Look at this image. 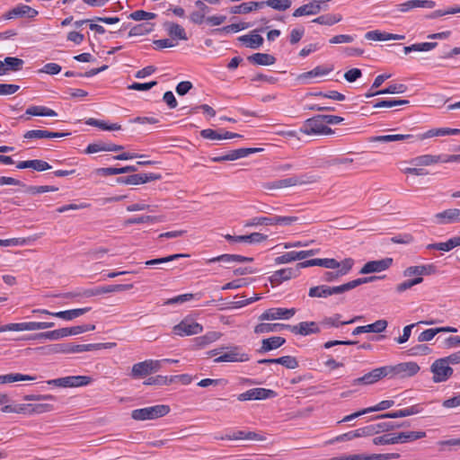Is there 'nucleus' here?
<instances>
[{
    "label": "nucleus",
    "instance_id": "51",
    "mask_svg": "<svg viewBox=\"0 0 460 460\" xmlns=\"http://www.w3.org/2000/svg\"><path fill=\"white\" fill-rule=\"evenodd\" d=\"M164 218L162 217H154V216H141L137 217L128 218L125 221V225H135V224H142V223H155V222H162Z\"/></svg>",
    "mask_w": 460,
    "mask_h": 460
},
{
    "label": "nucleus",
    "instance_id": "18",
    "mask_svg": "<svg viewBox=\"0 0 460 460\" xmlns=\"http://www.w3.org/2000/svg\"><path fill=\"white\" fill-rule=\"evenodd\" d=\"M318 181V177L315 175L310 176H303L298 178L296 176L278 180V184L279 189L290 188L296 185H303L308 183H314Z\"/></svg>",
    "mask_w": 460,
    "mask_h": 460
},
{
    "label": "nucleus",
    "instance_id": "23",
    "mask_svg": "<svg viewBox=\"0 0 460 460\" xmlns=\"http://www.w3.org/2000/svg\"><path fill=\"white\" fill-rule=\"evenodd\" d=\"M53 322H24L14 323V332L38 331L52 328Z\"/></svg>",
    "mask_w": 460,
    "mask_h": 460
},
{
    "label": "nucleus",
    "instance_id": "28",
    "mask_svg": "<svg viewBox=\"0 0 460 460\" xmlns=\"http://www.w3.org/2000/svg\"><path fill=\"white\" fill-rule=\"evenodd\" d=\"M297 269L286 268L275 271L270 278L272 284H280L282 281L297 277Z\"/></svg>",
    "mask_w": 460,
    "mask_h": 460
},
{
    "label": "nucleus",
    "instance_id": "7",
    "mask_svg": "<svg viewBox=\"0 0 460 460\" xmlns=\"http://www.w3.org/2000/svg\"><path fill=\"white\" fill-rule=\"evenodd\" d=\"M162 175L159 173H137L128 176H121L117 178L116 181L119 184L125 185H139L148 181L161 180Z\"/></svg>",
    "mask_w": 460,
    "mask_h": 460
},
{
    "label": "nucleus",
    "instance_id": "37",
    "mask_svg": "<svg viewBox=\"0 0 460 460\" xmlns=\"http://www.w3.org/2000/svg\"><path fill=\"white\" fill-rule=\"evenodd\" d=\"M286 342V340L280 336H274L269 339H264L261 341L260 352H267L281 347Z\"/></svg>",
    "mask_w": 460,
    "mask_h": 460
},
{
    "label": "nucleus",
    "instance_id": "14",
    "mask_svg": "<svg viewBox=\"0 0 460 460\" xmlns=\"http://www.w3.org/2000/svg\"><path fill=\"white\" fill-rule=\"evenodd\" d=\"M296 314L295 308H270L263 312L260 316V321H269L277 319H289Z\"/></svg>",
    "mask_w": 460,
    "mask_h": 460
},
{
    "label": "nucleus",
    "instance_id": "43",
    "mask_svg": "<svg viewBox=\"0 0 460 460\" xmlns=\"http://www.w3.org/2000/svg\"><path fill=\"white\" fill-rule=\"evenodd\" d=\"M36 377L29 375H22L19 373H11L0 376V384L13 383L18 381H33Z\"/></svg>",
    "mask_w": 460,
    "mask_h": 460
},
{
    "label": "nucleus",
    "instance_id": "48",
    "mask_svg": "<svg viewBox=\"0 0 460 460\" xmlns=\"http://www.w3.org/2000/svg\"><path fill=\"white\" fill-rule=\"evenodd\" d=\"M189 256H190L189 254L176 253V254L169 255V256L164 257V258H158V259H153V260L146 261L145 262V264L146 266H156V265H161L164 263H167V262L175 261L179 258L189 257Z\"/></svg>",
    "mask_w": 460,
    "mask_h": 460
},
{
    "label": "nucleus",
    "instance_id": "59",
    "mask_svg": "<svg viewBox=\"0 0 460 460\" xmlns=\"http://www.w3.org/2000/svg\"><path fill=\"white\" fill-rule=\"evenodd\" d=\"M423 281L422 277H417L413 279L405 280L396 286V291L399 293L404 292L405 290L412 288L413 286L420 284Z\"/></svg>",
    "mask_w": 460,
    "mask_h": 460
},
{
    "label": "nucleus",
    "instance_id": "64",
    "mask_svg": "<svg viewBox=\"0 0 460 460\" xmlns=\"http://www.w3.org/2000/svg\"><path fill=\"white\" fill-rule=\"evenodd\" d=\"M438 332V328L428 329L420 332L418 337L420 342L431 341Z\"/></svg>",
    "mask_w": 460,
    "mask_h": 460
},
{
    "label": "nucleus",
    "instance_id": "33",
    "mask_svg": "<svg viewBox=\"0 0 460 460\" xmlns=\"http://www.w3.org/2000/svg\"><path fill=\"white\" fill-rule=\"evenodd\" d=\"M415 138L413 135L411 134H395V135H383V136H376L371 137L368 138V141L371 143L375 142H382V143H388V142H394V141H402V140H410Z\"/></svg>",
    "mask_w": 460,
    "mask_h": 460
},
{
    "label": "nucleus",
    "instance_id": "40",
    "mask_svg": "<svg viewBox=\"0 0 460 460\" xmlns=\"http://www.w3.org/2000/svg\"><path fill=\"white\" fill-rule=\"evenodd\" d=\"M262 7L269 6L276 11L283 12L289 9L292 5V0H266L261 1Z\"/></svg>",
    "mask_w": 460,
    "mask_h": 460
},
{
    "label": "nucleus",
    "instance_id": "30",
    "mask_svg": "<svg viewBox=\"0 0 460 460\" xmlns=\"http://www.w3.org/2000/svg\"><path fill=\"white\" fill-rule=\"evenodd\" d=\"M420 412V408L419 405H412L409 408L399 410L396 411L385 413L378 415L375 417V419H384V418H390V419H395V418H402L407 417L414 414H418Z\"/></svg>",
    "mask_w": 460,
    "mask_h": 460
},
{
    "label": "nucleus",
    "instance_id": "11",
    "mask_svg": "<svg viewBox=\"0 0 460 460\" xmlns=\"http://www.w3.org/2000/svg\"><path fill=\"white\" fill-rule=\"evenodd\" d=\"M343 284L335 287L326 285H320L309 288L308 296L310 297L326 298L332 295H339L344 293Z\"/></svg>",
    "mask_w": 460,
    "mask_h": 460
},
{
    "label": "nucleus",
    "instance_id": "22",
    "mask_svg": "<svg viewBox=\"0 0 460 460\" xmlns=\"http://www.w3.org/2000/svg\"><path fill=\"white\" fill-rule=\"evenodd\" d=\"M436 223L438 225H447L455 222H460V209L449 208L435 215Z\"/></svg>",
    "mask_w": 460,
    "mask_h": 460
},
{
    "label": "nucleus",
    "instance_id": "31",
    "mask_svg": "<svg viewBox=\"0 0 460 460\" xmlns=\"http://www.w3.org/2000/svg\"><path fill=\"white\" fill-rule=\"evenodd\" d=\"M164 27L167 31L168 35L172 39H178L181 40H187L188 37L186 31L182 26L175 22H166Z\"/></svg>",
    "mask_w": 460,
    "mask_h": 460
},
{
    "label": "nucleus",
    "instance_id": "29",
    "mask_svg": "<svg viewBox=\"0 0 460 460\" xmlns=\"http://www.w3.org/2000/svg\"><path fill=\"white\" fill-rule=\"evenodd\" d=\"M222 337V333L219 332L212 331L208 332L206 334L197 337L194 340V346L196 349H203L209 344L217 341Z\"/></svg>",
    "mask_w": 460,
    "mask_h": 460
},
{
    "label": "nucleus",
    "instance_id": "52",
    "mask_svg": "<svg viewBox=\"0 0 460 460\" xmlns=\"http://www.w3.org/2000/svg\"><path fill=\"white\" fill-rule=\"evenodd\" d=\"M99 288H100V294L121 292V291H127V290L133 288V284H115V285L105 286V287Z\"/></svg>",
    "mask_w": 460,
    "mask_h": 460
},
{
    "label": "nucleus",
    "instance_id": "44",
    "mask_svg": "<svg viewBox=\"0 0 460 460\" xmlns=\"http://www.w3.org/2000/svg\"><path fill=\"white\" fill-rule=\"evenodd\" d=\"M66 337L65 328L40 332L35 334L34 339H46L50 341H57Z\"/></svg>",
    "mask_w": 460,
    "mask_h": 460
},
{
    "label": "nucleus",
    "instance_id": "49",
    "mask_svg": "<svg viewBox=\"0 0 460 460\" xmlns=\"http://www.w3.org/2000/svg\"><path fill=\"white\" fill-rule=\"evenodd\" d=\"M45 350L46 354L70 353V344H53L40 348Z\"/></svg>",
    "mask_w": 460,
    "mask_h": 460
},
{
    "label": "nucleus",
    "instance_id": "54",
    "mask_svg": "<svg viewBox=\"0 0 460 460\" xmlns=\"http://www.w3.org/2000/svg\"><path fill=\"white\" fill-rule=\"evenodd\" d=\"M156 17V14L154 13L146 12L144 10H137L133 13H131L128 15V18L134 20V21H148L155 19Z\"/></svg>",
    "mask_w": 460,
    "mask_h": 460
},
{
    "label": "nucleus",
    "instance_id": "15",
    "mask_svg": "<svg viewBox=\"0 0 460 460\" xmlns=\"http://www.w3.org/2000/svg\"><path fill=\"white\" fill-rule=\"evenodd\" d=\"M276 393L273 390L265 388H252L237 396L238 401L263 400L274 397Z\"/></svg>",
    "mask_w": 460,
    "mask_h": 460
},
{
    "label": "nucleus",
    "instance_id": "35",
    "mask_svg": "<svg viewBox=\"0 0 460 460\" xmlns=\"http://www.w3.org/2000/svg\"><path fill=\"white\" fill-rule=\"evenodd\" d=\"M241 42H243L247 48L257 49L263 44V38L253 31L251 34L243 35L238 39Z\"/></svg>",
    "mask_w": 460,
    "mask_h": 460
},
{
    "label": "nucleus",
    "instance_id": "62",
    "mask_svg": "<svg viewBox=\"0 0 460 460\" xmlns=\"http://www.w3.org/2000/svg\"><path fill=\"white\" fill-rule=\"evenodd\" d=\"M373 443L375 445H393L396 444V439L394 438V434H385L373 438Z\"/></svg>",
    "mask_w": 460,
    "mask_h": 460
},
{
    "label": "nucleus",
    "instance_id": "55",
    "mask_svg": "<svg viewBox=\"0 0 460 460\" xmlns=\"http://www.w3.org/2000/svg\"><path fill=\"white\" fill-rule=\"evenodd\" d=\"M54 410V406L50 403H36L31 404L29 414H41Z\"/></svg>",
    "mask_w": 460,
    "mask_h": 460
},
{
    "label": "nucleus",
    "instance_id": "32",
    "mask_svg": "<svg viewBox=\"0 0 460 460\" xmlns=\"http://www.w3.org/2000/svg\"><path fill=\"white\" fill-rule=\"evenodd\" d=\"M365 38L370 40H404V35L380 32L379 31H371L365 34Z\"/></svg>",
    "mask_w": 460,
    "mask_h": 460
},
{
    "label": "nucleus",
    "instance_id": "26",
    "mask_svg": "<svg viewBox=\"0 0 460 460\" xmlns=\"http://www.w3.org/2000/svg\"><path fill=\"white\" fill-rule=\"evenodd\" d=\"M387 324L388 323L386 320H377L374 323L355 328L352 334L358 335L363 332H382L386 329Z\"/></svg>",
    "mask_w": 460,
    "mask_h": 460
},
{
    "label": "nucleus",
    "instance_id": "39",
    "mask_svg": "<svg viewBox=\"0 0 460 460\" xmlns=\"http://www.w3.org/2000/svg\"><path fill=\"white\" fill-rule=\"evenodd\" d=\"M340 318H341L340 314H335L334 316H332V317H325L321 322V324L323 326H326V327H336L337 328L341 325L353 323L356 321L362 319V316H355L353 319H351L349 321H345V322H341Z\"/></svg>",
    "mask_w": 460,
    "mask_h": 460
},
{
    "label": "nucleus",
    "instance_id": "2",
    "mask_svg": "<svg viewBox=\"0 0 460 460\" xmlns=\"http://www.w3.org/2000/svg\"><path fill=\"white\" fill-rule=\"evenodd\" d=\"M170 407L165 404H158L151 407L137 409L131 411V418L135 420H155L167 415Z\"/></svg>",
    "mask_w": 460,
    "mask_h": 460
},
{
    "label": "nucleus",
    "instance_id": "58",
    "mask_svg": "<svg viewBox=\"0 0 460 460\" xmlns=\"http://www.w3.org/2000/svg\"><path fill=\"white\" fill-rule=\"evenodd\" d=\"M49 130H43V129H32L27 131L23 135V138L25 139H42V138H49Z\"/></svg>",
    "mask_w": 460,
    "mask_h": 460
},
{
    "label": "nucleus",
    "instance_id": "13",
    "mask_svg": "<svg viewBox=\"0 0 460 460\" xmlns=\"http://www.w3.org/2000/svg\"><path fill=\"white\" fill-rule=\"evenodd\" d=\"M203 327L201 324L183 320L173 327V333L178 336H190L202 332Z\"/></svg>",
    "mask_w": 460,
    "mask_h": 460
},
{
    "label": "nucleus",
    "instance_id": "25",
    "mask_svg": "<svg viewBox=\"0 0 460 460\" xmlns=\"http://www.w3.org/2000/svg\"><path fill=\"white\" fill-rule=\"evenodd\" d=\"M259 364H280L288 369H295L298 367V362L292 356H284L278 358H264L258 361Z\"/></svg>",
    "mask_w": 460,
    "mask_h": 460
},
{
    "label": "nucleus",
    "instance_id": "9",
    "mask_svg": "<svg viewBox=\"0 0 460 460\" xmlns=\"http://www.w3.org/2000/svg\"><path fill=\"white\" fill-rule=\"evenodd\" d=\"M389 375V367H381L373 369L361 377L352 381L353 385H368L376 383L381 378Z\"/></svg>",
    "mask_w": 460,
    "mask_h": 460
},
{
    "label": "nucleus",
    "instance_id": "56",
    "mask_svg": "<svg viewBox=\"0 0 460 460\" xmlns=\"http://www.w3.org/2000/svg\"><path fill=\"white\" fill-rule=\"evenodd\" d=\"M408 103V100H382L374 104V108H392L397 105H404Z\"/></svg>",
    "mask_w": 460,
    "mask_h": 460
},
{
    "label": "nucleus",
    "instance_id": "17",
    "mask_svg": "<svg viewBox=\"0 0 460 460\" xmlns=\"http://www.w3.org/2000/svg\"><path fill=\"white\" fill-rule=\"evenodd\" d=\"M393 262L391 258H385L379 261H370L367 262L359 270L360 274H369L373 272H381L388 269Z\"/></svg>",
    "mask_w": 460,
    "mask_h": 460
},
{
    "label": "nucleus",
    "instance_id": "1",
    "mask_svg": "<svg viewBox=\"0 0 460 460\" xmlns=\"http://www.w3.org/2000/svg\"><path fill=\"white\" fill-rule=\"evenodd\" d=\"M442 160V155H422L412 158L410 161V164L414 167H407L403 169V172L406 174H412L416 176H424L428 174V172L423 168L424 166H430L440 163Z\"/></svg>",
    "mask_w": 460,
    "mask_h": 460
},
{
    "label": "nucleus",
    "instance_id": "61",
    "mask_svg": "<svg viewBox=\"0 0 460 460\" xmlns=\"http://www.w3.org/2000/svg\"><path fill=\"white\" fill-rule=\"evenodd\" d=\"M248 27H249V24L245 23V22L233 23V24L225 26L223 28L217 29V30H215V31H222V32H226V33L237 32V31H239L241 30L247 29Z\"/></svg>",
    "mask_w": 460,
    "mask_h": 460
},
{
    "label": "nucleus",
    "instance_id": "4",
    "mask_svg": "<svg viewBox=\"0 0 460 460\" xmlns=\"http://www.w3.org/2000/svg\"><path fill=\"white\" fill-rule=\"evenodd\" d=\"M92 381L93 378L88 376H70L49 380L47 381V384L58 387L67 388L85 386L90 385Z\"/></svg>",
    "mask_w": 460,
    "mask_h": 460
},
{
    "label": "nucleus",
    "instance_id": "60",
    "mask_svg": "<svg viewBox=\"0 0 460 460\" xmlns=\"http://www.w3.org/2000/svg\"><path fill=\"white\" fill-rule=\"evenodd\" d=\"M374 434H377L375 424L368 425L353 431V436H355V438L368 437Z\"/></svg>",
    "mask_w": 460,
    "mask_h": 460
},
{
    "label": "nucleus",
    "instance_id": "38",
    "mask_svg": "<svg viewBox=\"0 0 460 460\" xmlns=\"http://www.w3.org/2000/svg\"><path fill=\"white\" fill-rule=\"evenodd\" d=\"M261 8H262V4H261V2H252H252H246V3H243L239 5L233 6L230 9V13L233 14L248 13L252 11L261 9Z\"/></svg>",
    "mask_w": 460,
    "mask_h": 460
},
{
    "label": "nucleus",
    "instance_id": "41",
    "mask_svg": "<svg viewBox=\"0 0 460 460\" xmlns=\"http://www.w3.org/2000/svg\"><path fill=\"white\" fill-rule=\"evenodd\" d=\"M287 325L288 324H284V323H261L255 326L254 332L257 334H261V333H269V332H278L284 328L287 329Z\"/></svg>",
    "mask_w": 460,
    "mask_h": 460
},
{
    "label": "nucleus",
    "instance_id": "42",
    "mask_svg": "<svg viewBox=\"0 0 460 460\" xmlns=\"http://www.w3.org/2000/svg\"><path fill=\"white\" fill-rule=\"evenodd\" d=\"M438 46L437 42H421L415 43L411 46H406L403 48V52L405 55L409 54L411 51H420L427 52L430 51Z\"/></svg>",
    "mask_w": 460,
    "mask_h": 460
},
{
    "label": "nucleus",
    "instance_id": "34",
    "mask_svg": "<svg viewBox=\"0 0 460 460\" xmlns=\"http://www.w3.org/2000/svg\"><path fill=\"white\" fill-rule=\"evenodd\" d=\"M460 134V129L458 128H434L427 131L424 134L416 137V140H423L428 137H433L438 136H447V135H457Z\"/></svg>",
    "mask_w": 460,
    "mask_h": 460
},
{
    "label": "nucleus",
    "instance_id": "45",
    "mask_svg": "<svg viewBox=\"0 0 460 460\" xmlns=\"http://www.w3.org/2000/svg\"><path fill=\"white\" fill-rule=\"evenodd\" d=\"M342 19L341 15L338 14H323L321 16H318L317 18L313 20V22L321 24V25H333L339 22H341Z\"/></svg>",
    "mask_w": 460,
    "mask_h": 460
},
{
    "label": "nucleus",
    "instance_id": "63",
    "mask_svg": "<svg viewBox=\"0 0 460 460\" xmlns=\"http://www.w3.org/2000/svg\"><path fill=\"white\" fill-rule=\"evenodd\" d=\"M354 265V260L351 258H346L342 261L340 262V268L338 270L341 276L348 274Z\"/></svg>",
    "mask_w": 460,
    "mask_h": 460
},
{
    "label": "nucleus",
    "instance_id": "24",
    "mask_svg": "<svg viewBox=\"0 0 460 460\" xmlns=\"http://www.w3.org/2000/svg\"><path fill=\"white\" fill-rule=\"evenodd\" d=\"M436 273V267L433 264L411 266L403 270L404 277H422L423 275H431Z\"/></svg>",
    "mask_w": 460,
    "mask_h": 460
},
{
    "label": "nucleus",
    "instance_id": "57",
    "mask_svg": "<svg viewBox=\"0 0 460 460\" xmlns=\"http://www.w3.org/2000/svg\"><path fill=\"white\" fill-rule=\"evenodd\" d=\"M101 345L94 344H70V353H81L84 351H91L100 349Z\"/></svg>",
    "mask_w": 460,
    "mask_h": 460
},
{
    "label": "nucleus",
    "instance_id": "8",
    "mask_svg": "<svg viewBox=\"0 0 460 460\" xmlns=\"http://www.w3.org/2000/svg\"><path fill=\"white\" fill-rule=\"evenodd\" d=\"M227 350L214 359L215 363L222 362H245L249 360V356L246 353L242 352V349L238 346L226 347Z\"/></svg>",
    "mask_w": 460,
    "mask_h": 460
},
{
    "label": "nucleus",
    "instance_id": "10",
    "mask_svg": "<svg viewBox=\"0 0 460 460\" xmlns=\"http://www.w3.org/2000/svg\"><path fill=\"white\" fill-rule=\"evenodd\" d=\"M91 310L90 307H84V308H76V309H71L66 311H59V312H49L47 309H34L32 311L33 314H43L48 315H52L54 317H58L63 320L71 321L73 319H75L85 313L89 312Z\"/></svg>",
    "mask_w": 460,
    "mask_h": 460
},
{
    "label": "nucleus",
    "instance_id": "3",
    "mask_svg": "<svg viewBox=\"0 0 460 460\" xmlns=\"http://www.w3.org/2000/svg\"><path fill=\"white\" fill-rule=\"evenodd\" d=\"M301 131L306 135H331L333 133V130L325 125V120L323 119V115H316L313 118L307 119L305 121Z\"/></svg>",
    "mask_w": 460,
    "mask_h": 460
},
{
    "label": "nucleus",
    "instance_id": "36",
    "mask_svg": "<svg viewBox=\"0 0 460 460\" xmlns=\"http://www.w3.org/2000/svg\"><path fill=\"white\" fill-rule=\"evenodd\" d=\"M248 60L259 66H270L275 64L276 58L274 56L267 53H255L248 57Z\"/></svg>",
    "mask_w": 460,
    "mask_h": 460
},
{
    "label": "nucleus",
    "instance_id": "12",
    "mask_svg": "<svg viewBox=\"0 0 460 460\" xmlns=\"http://www.w3.org/2000/svg\"><path fill=\"white\" fill-rule=\"evenodd\" d=\"M420 369V366L416 362H403L389 367V374H394V376L404 378L413 376Z\"/></svg>",
    "mask_w": 460,
    "mask_h": 460
},
{
    "label": "nucleus",
    "instance_id": "50",
    "mask_svg": "<svg viewBox=\"0 0 460 460\" xmlns=\"http://www.w3.org/2000/svg\"><path fill=\"white\" fill-rule=\"evenodd\" d=\"M4 67L6 69V72L11 71H19L22 68L23 60L18 58L7 57L4 58Z\"/></svg>",
    "mask_w": 460,
    "mask_h": 460
},
{
    "label": "nucleus",
    "instance_id": "16",
    "mask_svg": "<svg viewBox=\"0 0 460 460\" xmlns=\"http://www.w3.org/2000/svg\"><path fill=\"white\" fill-rule=\"evenodd\" d=\"M398 457H399V454H396V453L373 454L370 456L358 454V455H349V456H341L339 457H332L330 460H388V459L398 458Z\"/></svg>",
    "mask_w": 460,
    "mask_h": 460
},
{
    "label": "nucleus",
    "instance_id": "19",
    "mask_svg": "<svg viewBox=\"0 0 460 460\" xmlns=\"http://www.w3.org/2000/svg\"><path fill=\"white\" fill-rule=\"evenodd\" d=\"M435 6V2L431 0H409L395 5L398 12L406 13L415 8L431 9Z\"/></svg>",
    "mask_w": 460,
    "mask_h": 460
},
{
    "label": "nucleus",
    "instance_id": "20",
    "mask_svg": "<svg viewBox=\"0 0 460 460\" xmlns=\"http://www.w3.org/2000/svg\"><path fill=\"white\" fill-rule=\"evenodd\" d=\"M287 329L295 334L304 336L320 332V329L315 322H301L297 325H287Z\"/></svg>",
    "mask_w": 460,
    "mask_h": 460
},
{
    "label": "nucleus",
    "instance_id": "6",
    "mask_svg": "<svg viewBox=\"0 0 460 460\" xmlns=\"http://www.w3.org/2000/svg\"><path fill=\"white\" fill-rule=\"evenodd\" d=\"M430 371L433 374L432 379L435 383L445 382L453 374V368L447 364L446 359L443 358H438L432 363Z\"/></svg>",
    "mask_w": 460,
    "mask_h": 460
},
{
    "label": "nucleus",
    "instance_id": "5",
    "mask_svg": "<svg viewBox=\"0 0 460 460\" xmlns=\"http://www.w3.org/2000/svg\"><path fill=\"white\" fill-rule=\"evenodd\" d=\"M162 367V361L148 359L134 364L131 369L133 377H143L157 372Z\"/></svg>",
    "mask_w": 460,
    "mask_h": 460
},
{
    "label": "nucleus",
    "instance_id": "46",
    "mask_svg": "<svg viewBox=\"0 0 460 460\" xmlns=\"http://www.w3.org/2000/svg\"><path fill=\"white\" fill-rule=\"evenodd\" d=\"M153 29H154V24L150 23V22L137 24V25L133 26L130 29V31L128 32V36L132 37V36L146 35V34L151 32L153 31Z\"/></svg>",
    "mask_w": 460,
    "mask_h": 460
},
{
    "label": "nucleus",
    "instance_id": "27",
    "mask_svg": "<svg viewBox=\"0 0 460 460\" xmlns=\"http://www.w3.org/2000/svg\"><path fill=\"white\" fill-rule=\"evenodd\" d=\"M267 235L262 234L261 233H252L246 235H231L226 234L225 238L229 242H244L250 243H261L267 239Z\"/></svg>",
    "mask_w": 460,
    "mask_h": 460
},
{
    "label": "nucleus",
    "instance_id": "53",
    "mask_svg": "<svg viewBox=\"0 0 460 460\" xmlns=\"http://www.w3.org/2000/svg\"><path fill=\"white\" fill-rule=\"evenodd\" d=\"M407 90V86L402 84H391L388 87L377 91V93L381 94H394V93H403Z\"/></svg>",
    "mask_w": 460,
    "mask_h": 460
},
{
    "label": "nucleus",
    "instance_id": "21",
    "mask_svg": "<svg viewBox=\"0 0 460 460\" xmlns=\"http://www.w3.org/2000/svg\"><path fill=\"white\" fill-rule=\"evenodd\" d=\"M38 14V11L31 8L29 5L19 4L16 7L9 10L4 13V18L6 20L13 19L14 17H23L27 16L29 18H33Z\"/></svg>",
    "mask_w": 460,
    "mask_h": 460
},
{
    "label": "nucleus",
    "instance_id": "47",
    "mask_svg": "<svg viewBox=\"0 0 460 460\" xmlns=\"http://www.w3.org/2000/svg\"><path fill=\"white\" fill-rule=\"evenodd\" d=\"M86 124L93 127H97L102 130H119L121 128V126L117 123L113 124H107L106 122L102 120H99L96 119H89L86 120Z\"/></svg>",
    "mask_w": 460,
    "mask_h": 460
}]
</instances>
